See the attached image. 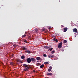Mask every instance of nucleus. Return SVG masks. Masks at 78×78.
Here are the masks:
<instances>
[{
    "label": "nucleus",
    "instance_id": "obj_1",
    "mask_svg": "<svg viewBox=\"0 0 78 78\" xmlns=\"http://www.w3.org/2000/svg\"><path fill=\"white\" fill-rule=\"evenodd\" d=\"M58 48H62V43L61 42L58 44Z\"/></svg>",
    "mask_w": 78,
    "mask_h": 78
},
{
    "label": "nucleus",
    "instance_id": "obj_2",
    "mask_svg": "<svg viewBox=\"0 0 78 78\" xmlns=\"http://www.w3.org/2000/svg\"><path fill=\"white\" fill-rule=\"evenodd\" d=\"M27 62V63H30L31 62V58H28L26 59Z\"/></svg>",
    "mask_w": 78,
    "mask_h": 78
},
{
    "label": "nucleus",
    "instance_id": "obj_3",
    "mask_svg": "<svg viewBox=\"0 0 78 78\" xmlns=\"http://www.w3.org/2000/svg\"><path fill=\"white\" fill-rule=\"evenodd\" d=\"M31 61L32 62H34L36 61V59L33 58H30Z\"/></svg>",
    "mask_w": 78,
    "mask_h": 78
},
{
    "label": "nucleus",
    "instance_id": "obj_4",
    "mask_svg": "<svg viewBox=\"0 0 78 78\" xmlns=\"http://www.w3.org/2000/svg\"><path fill=\"white\" fill-rule=\"evenodd\" d=\"M23 67H25V68H26L27 67H28V65L25 64H23Z\"/></svg>",
    "mask_w": 78,
    "mask_h": 78
},
{
    "label": "nucleus",
    "instance_id": "obj_5",
    "mask_svg": "<svg viewBox=\"0 0 78 78\" xmlns=\"http://www.w3.org/2000/svg\"><path fill=\"white\" fill-rule=\"evenodd\" d=\"M50 47H51V46H44V48H46V49H48V48H50Z\"/></svg>",
    "mask_w": 78,
    "mask_h": 78
},
{
    "label": "nucleus",
    "instance_id": "obj_6",
    "mask_svg": "<svg viewBox=\"0 0 78 78\" xmlns=\"http://www.w3.org/2000/svg\"><path fill=\"white\" fill-rule=\"evenodd\" d=\"M67 30H68V28H67V27H65V28H64L63 29V31L64 32H66V31H67Z\"/></svg>",
    "mask_w": 78,
    "mask_h": 78
},
{
    "label": "nucleus",
    "instance_id": "obj_7",
    "mask_svg": "<svg viewBox=\"0 0 78 78\" xmlns=\"http://www.w3.org/2000/svg\"><path fill=\"white\" fill-rule=\"evenodd\" d=\"M27 68H25L24 69V71H28L30 68L29 67H27Z\"/></svg>",
    "mask_w": 78,
    "mask_h": 78
},
{
    "label": "nucleus",
    "instance_id": "obj_8",
    "mask_svg": "<svg viewBox=\"0 0 78 78\" xmlns=\"http://www.w3.org/2000/svg\"><path fill=\"white\" fill-rule=\"evenodd\" d=\"M73 32L74 33H77V32L78 31V30L76 28L74 29H73Z\"/></svg>",
    "mask_w": 78,
    "mask_h": 78
},
{
    "label": "nucleus",
    "instance_id": "obj_9",
    "mask_svg": "<svg viewBox=\"0 0 78 78\" xmlns=\"http://www.w3.org/2000/svg\"><path fill=\"white\" fill-rule=\"evenodd\" d=\"M22 49L23 50H27V48H26L25 46H23L22 48Z\"/></svg>",
    "mask_w": 78,
    "mask_h": 78
},
{
    "label": "nucleus",
    "instance_id": "obj_10",
    "mask_svg": "<svg viewBox=\"0 0 78 78\" xmlns=\"http://www.w3.org/2000/svg\"><path fill=\"white\" fill-rule=\"evenodd\" d=\"M47 75H48V76H51L53 75V74H52V73H47Z\"/></svg>",
    "mask_w": 78,
    "mask_h": 78
},
{
    "label": "nucleus",
    "instance_id": "obj_11",
    "mask_svg": "<svg viewBox=\"0 0 78 78\" xmlns=\"http://www.w3.org/2000/svg\"><path fill=\"white\" fill-rule=\"evenodd\" d=\"M36 59H37V60H41V58L39 57H37L36 58Z\"/></svg>",
    "mask_w": 78,
    "mask_h": 78
},
{
    "label": "nucleus",
    "instance_id": "obj_12",
    "mask_svg": "<svg viewBox=\"0 0 78 78\" xmlns=\"http://www.w3.org/2000/svg\"><path fill=\"white\" fill-rule=\"evenodd\" d=\"M21 59H25V56L22 55V56H21Z\"/></svg>",
    "mask_w": 78,
    "mask_h": 78
},
{
    "label": "nucleus",
    "instance_id": "obj_13",
    "mask_svg": "<svg viewBox=\"0 0 78 78\" xmlns=\"http://www.w3.org/2000/svg\"><path fill=\"white\" fill-rule=\"evenodd\" d=\"M43 67H44V64L41 65L40 66V68H43Z\"/></svg>",
    "mask_w": 78,
    "mask_h": 78
},
{
    "label": "nucleus",
    "instance_id": "obj_14",
    "mask_svg": "<svg viewBox=\"0 0 78 78\" xmlns=\"http://www.w3.org/2000/svg\"><path fill=\"white\" fill-rule=\"evenodd\" d=\"M48 58H51V55H48Z\"/></svg>",
    "mask_w": 78,
    "mask_h": 78
},
{
    "label": "nucleus",
    "instance_id": "obj_15",
    "mask_svg": "<svg viewBox=\"0 0 78 78\" xmlns=\"http://www.w3.org/2000/svg\"><path fill=\"white\" fill-rule=\"evenodd\" d=\"M26 35L25 34L23 35L22 36V37H25V36H26Z\"/></svg>",
    "mask_w": 78,
    "mask_h": 78
},
{
    "label": "nucleus",
    "instance_id": "obj_16",
    "mask_svg": "<svg viewBox=\"0 0 78 78\" xmlns=\"http://www.w3.org/2000/svg\"><path fill=\"white\" fill-rule=\"evenodd\" d=\"M64 42L65 44L67 43V40H64Z\"/></svg>",
    "mask_w": 78,
    "mask_h": 78
},
{
    "label": "nucleus",
    "instance_id": "obj_17",
    "mask_svg": "<svg viewBox=\"0 0 78 78\" xmlns=\"http://www.w3.org/2000/svg\"><path fill=\"white\" fill-rule=\"evenodd\" d=\"M51 70V69H48V72H50Z\"/></svg>",
    "mask_w": 78,
    "mask_h": 78
},
{
    "label": "nucleus",
    "instance_id": "obj_18",
    "mask_svg": "<svg viewBox=\"0 0 78 78\" xmlns=\"http://www.w3.org/2000/svg\"><path fill=\"white\" fill-rule=\"evenodd\" d=\"M43 56H44V57H47V55H46L45 54H44Z\"/></svg>",
    "mask_w": 78,
    "mask_h": 78
},
{
    "label": "nucleus",
    "instance_id": "obj_19",
    "mask_svg": "<svg viewBox=\"0 0 78 78\" xmlns=\"http://www.w3.org/2000/svg\"><path fill=\"white\" fill-rule=\"evenodd\" d=\"M27 53L29 54L31 53V52H30V51H27Z\"/></svg>",
    "mask_w": 78,
    "mask_h": 78
},
{
    "label": "nucleus",
    "instance_id": "obj_20",
    "mask_svg": "<svg viewBox=\"0 0 78 78\" xmlns=\"http://www.w3.org/2000/svg\"><path fill=\"white\" fill-rule=\"evenodd\" d=\"M44 64H48V63L47 62H44Z\"/></svg>",
    "mask_w": 78,
    "mask_h": 78
},
{
    "label": "nucleus",
    "instance_id": "obj_21",
    "mask_svg": "<svg viewBox=\"0 0 78 78\" xmlns=\"http://www.w3.org/2000/svg\"><path fill=\"white\" fill-rule=\"evenodd\" d=\"M49 69H51H51H52V67L50 66L49 67Z\"/></svg>",
    "mask_w": 78,
    "mask_h": 78
},
{
    "label": "nucleus",
    "instance_id": "obj_22",
    "mask_svg": "<svg viewBox=\"0 0 78 78\" xmlns=\"http://www.w3.org/2000/svg\"><path fill=\"white\" fill-rule=\"evenodd\" d=\"M54 57V55H52L51 56V58H53Z\"/></svg>",
    "mask_w": 78,
    "mask_h": 78
},
{
    "label": "nucleus",
    "instance_id": "obj_23",
    "mask_svg": "<svg viewBox=\"0 0 78 78\" xmlns=\"http://www.w3.org/2000/svg\"><path fill=\"white\" fill-rule=\"evenodd\" d=\"M35 31H36V32H37V31H38V30L37 29H36L35 30Z\"/></svg>",
    "mask_w": 78,
    "mask_h": 78
},
{
    "label": "nucleus",
    "instance_id": "obj_24",
    "mask_svg": "<svg viewBox=\"0 0 78 78\" xmlns=\"http://www.w3.org/2000/svg\"><path fill=\"white\" fill-rule=\"evenodd\" d=\"M56 40V39L55 38H54V39H53V41H55V40Z\"/></svg>",
    "mask_w": 78,
    "mask_h": 78
},
{
    "label": "nucleus",
    "instance_id": "obj_25",
    "mask_svg": "<svg viewBox=\"0 0 78 78\" xmlns=\"http://www.w3.org/2000/svg\"><path fill=\"white\" fill-rule=\"evenodd\" d=\"M52 49H53V48H51L49 49V50H50V51H51V50H52Z\"/></svg>",
    "mask_w": 78,
    "mask_h": 78
},
{
    "label": "nucleus",
    "instance_id": "obj_26",
    "mask_svg": "<svg viewBox=\"0 0 78 78\" xmlns=\"http://www.w3.org/2000/svg\"><path fill=\"white\" fill-rule=\"evenodd\" d=\"M10 64H11V65H12V64H13V62H10Z\"/></svg>",
    "mask_w": 78,
    "mask_h": 78
},
{
    "label": "nucleus",
    "instance_id": "obj_27",
    "mask_svg": "<svg viewBox=\"0 0 78 78\" xmlns=\"http://www.w3.org/2000/svg\"><path fill=\"white\" fill-rule=\"evenodd\" d=\"M39 65H40V64L38 63L37 64V66H39Z\"/></svg>",
    "mask_w": 78,
    "mask_h": 78
},
{
    "label": "nucleus",
    "instance_id": "obj_28",
    "mask_svg": "<svg viewBox=\"0 0 78 78\" xmlns=\"http://www.w3.org/2000/svg\"><path fill=\"white\" fill-rule=\"evenodd\" d=\"M55 41L56 42H58V40H57V39H55Z\"/></svg>",
    "mask_w": 78,
    "mask_h": 78
},
{
    "label": "nucleus",
    "instance_id": "obj_29",
    "mask_svg": "<svg viewBox=\"0 0 78 78\" xmlns=\"http://www.w3.org/2000/svg\"><path fill=\"white\" fill-rule=\"evenodd\" d=\"M51 28V27H48V29H50Z\"/></svg>",
    "mask_w": 78,
    "mask_h": 78
},
{
    "label": "nucleus",
    "instance_id": "obj_30",
    "mask_svg": "<svg viewBox=\"0 0 78 78\" xmlns=\"http://www.w3.org/2000/svg\"><path fill=\"white\" fill-rule=\"evenodd\" d=\"M20 62H21V63H23L21 61V60H19Z\"/></svg>",
    "mask_w": 78,
    "mask_h": 78
},
{
    "label": "nucleus",
    "instance_id": "obj_31",
    "mask_svg": "<svg viewBox=\"0 0 78 78\" xmlns=\"http://www.w3.org/2000/svg\"><path fill=\"white\" fill-rule=\"evenodd\" d=\"M52 37H54V38H55V35L52 36Z\"/></svg>",
    "mask_w": 78,
    "mask_h": 78
},
{
    "label": "nucleus",
    "instance_id": "obj_32",
    "mask_svg": "<svg viewBox=\"0 0 78 78\" xmlns=\"http://www.w3.org/2000/svg\"><path fill=\"white\" fill-rule=\"evenodd\" d=\"M43 31H45V29H43Z\"/></svg>",
    "mask_w": 78,
    "mask_h": 78
},
{
    "label": "nucleus",
    "instance_id": "obj_33",
    "mask_svg": "<svg viewBox=\"0 0 78 78\" xmlns=\"http://www.w3.org/2000/svg\"><path fill=\"white\" fill-rule=\"evenodd\" d=\"M52 52L53 53H55V51H53Z\"/></svg>",
    "mask_w": 78,
    "mask_h": 78
},
{
    "label": "nucleus",
    "instance_id": "obj_34",
    "mask_svg": "<svg viewBox=\"0 0 78 78\" xmlns=\"http://www.w3.org/2000/svg\"><path fill=\"white\" fill-rule=\"evenodd\" d=\"M13 47H16V44H14L13 45Z\"/></svg>",
    "mask_w": 78,
    "mask_h": 78
},
{
    "label": "nucleus",
    "instance_id": "obj_35",
    "mask_svg": "<svg viewBox=\"0 0 78 78\" xmlns=\"http://www.w3.org/2000/svg\"><path fill=\"white\" fill-rule=\"evenodd\" d=\"M24 42H27V41H26V40H25V41H24Z\"/></svg>",
    "mask_w": 78,
    "mask_h": 78
},
{
    "label": "nucleus",
    "instance_id": "obj_36",
    "mask_svg": "<svg viewBox=\"0 0 78 78\" xmlns=\"http://www.w3.org/2000/svg\"><path fill=\"white\" fill-rule=\"evenodd\" d=\"M17 62H19V60H17Z\"/></svg>",
    "mask_w": 78,
    "mask_h": 78
},
{
    "label": "nucleus",
    "instance_id": "obj_37",
    "mask_svg": "<svg viewBox=\"0 0 78 78\" xmlns=\"http://www.w3.org/2000/svg\"><path fill=\"white\" fill-rule=\"evenodd\" d=\"M33 72H35V70H33Z\"/></svg>",
    "mask_w": 78,
    "mask_h": 78
},
{
    "label": "nucleus",
    "instance_id": "obj_38",
    "mask_svg": "<svg viewBox=\"0 0 78 78\" xmlns=\"http://www.w3.org/2000/svg\"><path fill=\"white\" fill-rule=\"evenodd\" d=\"M27 51H26L25 52H27Z\"/></svg>",
    "mask_w": 78,
    "mask_h": 78
},
{
    "label": "nucleus",
    "instance_id": "obj_39",
    "mask_svg": "<svg viewBox=\"0 0 78 78\" xmlns=\"http://www.w3.org/2000/svg\"><path fill=\"white\" fill-rule=\"evenodd\" d=\"M40 61V62H41V61Z\"/></svg>",
    "mask_w": 78,
    "mask_h": 78
},
{
    "label": "nucleus",
    "instance_id": "obj_40",
    "mask_svg": "<svg viewBox=\"0 0 78 78\" xmlns=\"http://www.w3.org/2000/svg\"><path fill=\"white\" fill-rule=\"evenodd\" d=\"M37 62H38V61H37Z\"/></svg>",
    "mask_w": 78,
    "mask_h": 78
}]
</instances>
